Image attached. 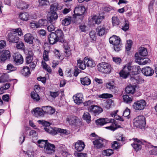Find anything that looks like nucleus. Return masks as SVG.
<instances>
[{"mask_svg": "<svg viewBox=\"0 0 157 157\" xmlns=\"http://www.w3.org/2000/svg\"><path fill=\"white\" fill-rule=\"evenodd\" d=\"M21 36L23 33L21 29L19 28L14 29L8 34V40L10 42L17 43L19 40V37L17 36Z\"/></svg>", "mask_w": 157, "mask_h": 157, "instance_id": "nucleus-1", "label": "nucleus"}, {"mask_svg": "<svg viewBox=\"0 0 157 157\" xmlns=\"http://www.w3.org/2000/svg\"><path fill=\"white\" fill-rule=\"evenodd\" d=\"M44 129L47 132L53 135H55L58 133H60L67 135L68 132L65 129H61L57 128H51V127H44Z\"/></svg>", "mask_w": 157, "mask_h": 157, "instance_id": "nucleus-2", "label": "nucleus"}, {"mask_svg": "<svg viewBox=\"0 0 157 157\" xmlns=\"http://www.w3.org/2000/svg\"><path fill=\"white\" fill-rule=\"evenodd\" d=\"M98 69L99 71L104 73H109L111 71L112 68L111 65L105 62H102L97 65Z\"/></svg>", "mask_w": 157, "mask_h": 157, "instance_id": "nucleus-3", "label": "nucleus"}, {"mask_svg": "<svg viewBox=\"0 0 157 157\" xmlns=\"http://www.w3.org/2000/svg\"><path fill=\"white\" fill-rule=\"evenodd\" d=\"M145 117L143 116H138L133 120V124L135 126L142 128L145 125Z\"/></svg>", "mask_w": 157, "mask_h": 157, "instance_id": "nucleus-4", "label": "nucleus"}, {"mask_svg": "<svg viewBox=\"0 0 157 157\" xmlns=\"http://www.w3.org/2000/svg\"><path fill=\"white\" fill-rule=\"evenodd\" d=\"M146 105V102L145 101L141 99L134 102L132 105V107L136 111H140L144 109Z\"/></svg>", "mask_w": 157, "mask_h": 157, "instance_id": "nucleus-5", "label": "nucleus"}, {"mask_svg": "<svg viewBox=\"0 0 157 157\" xmlns=\"http://www.w3.org/2000/svg\"><path fill=\"white\" fill-rule=\"evenodd\" d=\"M126 65L127 70L129 71L130 74L135 75L139 74L140 72V66L137 65L131 66L130 63Z\"/></svg>", "mask_w": 157, "mask_h": 157, "instance_id": "nucleus-6", "label": "nucleus"}, {"mask_svg": "<svg viewBox=\"0 0 157 157\" xmlns=\"http://www.w3.org/2000/svg\"><path fill=\"white\" fill-rule=\"evenodd\" d=\"M85 9L84 7L82 5H77L75 8L74 12V14L73 15L72 18L75 19L76 17L83 15L85 13Z\"/></svg>", "mask_w": 157, "mask_h": 157, "instance_id": "nucleus-7", "label": "nucleus"}, {"mask_svg": "<svg viewBox=\"0 0 157 157\" xmlns=\"http://www.w3.org/2000/svg\"><path fill=\"white\" fill-rule=\"evenodd\" d=\"M93 143L95 147L97 148H100L106 145L107 141L102 138H99L93 141Z\"/></svg>", "mask_w": 157, "mask_h": 157, "instance_id": "nucleus-8", "label": "nucleus"}, {"mask_svg": "<svg viewBox=\"0 0 157 157\" xmlns=\"http://www.w3.org/2000/svg\"><path fill=\"white\" fill-rule=\"evenodd\" d=\"M135 59L136 62L139 65H144L150 62V60L148 58H142L139 56L138 53L135 54Z\"/></svg>", "mask_w": 157, "mask_h": 157, "instance_id": "nucleus-9", "label": "nucleus"}, {"mask_svg": "<svg viewBox=\"0 0 157 157\" xmlns=\"http://www.w3.org/2000/svg\"><path fill=\"white\" fill-rule=\"evenodd\" d=\"M55 20H40L43 21L44 26H47V29L49 31H52L54 30L55 27L54 25L55 23Z\"/></svg>", "mask_w": 157, "mask_h": 157, "instance_id": "nucleus-10", "label": "nucleus"}, {"mask_svg": "<svg viewBox=\"0 0 157 157\" xmlns=\"http://www.w3.org/2000/svg\"><path fill=\"white\" fill-rule=\"evenodd\" d=\"M56 148L54 144L48 143L44 148V151L48 154H51L54 153Z\"/></svg>", "mask_w": 157, "mask_h": 157, "instance_id": "nucleus-11", "label": "nucleus"}, {"mask_svg": "<svg viewBox=\"0 0 157 157\" xmlns=\"http://www.w3.org/2000/svg\"><path fill=\"white\" fill-rule=\"evenodd\" d=\"M114 121L113 119H109L108 118H100L95 121L96 124L98 125L103 126L109 123H113Z\"/></svg>", "mask_w": 157, "mask_h": 157, "instance_id": "nucleus-12", "label": "nucleus"}, {"mask_svg": "<svg viewBox=\"0 0 157 157\" xmlns=\"http://www.w3.org/2000/svg\"><path fill=\"white\" fill-rule=\"evenodd\" d=\"M133 140L134 142L133 144H131V145L133 147L134 149L136 151L140 150L142 148V142L137 138H133Z\"/></svg>", "mask_w": 157, "mask_h": 157, "instance_id": "nucleus-13", "label": "nucleus"}, {"mask_svg": "<svg viewBox=\"0 0 157 157\" xmlns=\"http://www.w3.org/2000/svg\"><path fill=\"white\" fill-rule=\"evenodd\" d=\"M10 52L8 50H3L0 52V62H3L6 59L10 58Z\"/></svg>", "mask_w": 157, "mask_h": 157, "instance_id": "nucleus-14", "label": "nucleus"}, {"mask_svg": "<svg viewBox=\"0 0 157 157\" xmlns=\"http://www.w3.org/2000/svg\"><path fill=\"white\" fill-rule=\"evenodd\" d=\"M141 71L142 73L146 76H151L154 73V70L149 67H146L143 68Z\"/></svg>", "mask_w": 157, "mask_h": 157, "instance_id": "nucleus-15", "label": "nucleus"}, {"mask_svg": "<svg viewBox=\"0 0 157 157\" xmlns=\"http://www.w3.org/2000/svg\"><path fill=\"white\" fill-rule=\"evenodd\" d=\"M88 111L95 115L98 114L103 111L102 109L97 105H92L89 107Z\"/></svg>", "mask_w": 157, "mask_h": 157, "instance_id": "nucleus-16", "label": "nucleus"}, {"mask_svg": "<svg viewBox=\"0 0 157 157\" xmlns=\"http://www.w3.org/2000/svg\"><path fill=\"white\" fill-rule=\"evenodd\" d=\"M42 110L43 111L44 114H47L49 115H52L55 112V109L49 106H42Z\"/></svg>", "mask_w": 157, "mask_h": 157, "instance_id": "nucleus-17", "label": "nucleus"}, {"mask_svg": "<svg viewBox=\"0 0 157 157\" xmlns=\"http://www.w3.org/2000/svg\"><path fill=\"white\" fill-rule=\"evenodd\" d=\"M73 98L74 102L79 105L83 102V95L81 93H78L73 96Z\"/></svg>", "mask_w": 157, "mask_h": 157, "instance_id": "nucleus-18", "label": "nucleus"}, {"mask_svg": "<svg viewBox=\"0 0 157 157\" xmlns=\"http://www.w3.org/2000/svg\"><path fill=\"white\" fill-rule=\"evenodd\" d=\"M63 6L59 5L57 2H55L51 5L50 6V12H56L57 10H60L63 9Z\"/></svg>", "mask_w": 157, "mask_h": 157, "instance_id": "nucleus-19", "label": "nucleus"}, {"mask_svg": "<svg viewBox=\"0 0 157 157\" xmlns=\"http://www.w3.org/2000/svg\"><path fill=\"white\" fill-rule=\"evenodd\" d=\"M56 35L58 41L61 43H63L64 41V35L63 31L61 29H58L54 32Z\"/></svg>", "mask_w": 157, "mask_h": 157, "instance_id": "nucleus-20", "label": "nucleus"}, {"mask_svg": "<svg viewBox=\"0 0 157 157\" xmlns=\"http://www.w3.org/2000/svg\"><path fill=\"white\" fill-rule=\"evenodd\" d=\"M32 114L36 117L42 116L44 115L43 111L42 110V108L41 109L39 107H36L33 109L32 111Z\"/></svg>", "mask_w": 157, "mask_h": 157, "instance_id": "nucleus-21", "label": "nucleus"}, {"mask_svg": "<svg viewBox=\"0 0 157 157\" xmlns=\"http://www.w3.org/2000/svg\"><path fill=\"white\" fill-rule=\"evenodd\" d=\"M75 148L76 150L78 151H82L85 147V144L81 140H78L75 143Z\"/></svg>", "mask_w": 157, "mask_h": 157, "instance_id": "nucleus-22", "label": "nucleus"}, {"mask_svg": "<svg viewBox=\"0 0 157 157\" xmlns=\"http://www.w3.org/2000/svg\"><path fill=\"white\" fill-rule=\"evenodd\" d=\"M14 61L17 65L21 64L23 62L22 56L19 54H15L13 56Z\"/></svg>", "mask_w": 157, "mask_h": 157, "instance_id": "nucleus-23", "label": "nucleus"}, {"mask_svg": "<svg viewBox=\"0 0 157 157\" xmlns=\"http://www.w3.org/2000/svg\"><path fill=\"white\" fill-rule=\"evenodd\" d=\"M109 41L110 44L113 45L121 44V39L120 37L114 35L109 38Z\"/></svg>", "mask_w": 157, "mask_h": 157, "instance_id": "nucleus-24", "label": "nucleus"}, {"mask_svg": "<svg viewBox=\"0 0 157 157\" xmlns=\"http://www.w3.org/2000/svg\"><path fill=\"white\" fill-rule=\"evenodd\" d=\"M84 61L87 67H94L96 64L94 60L90 58L85 57L84 58Z\"/></svg>", "mask_w": 157, "mask_h": 157, "instance_id": "nucleus-25", "label": "nucleus"}, {"mask_svg": "<svg viewBox=\"0 0 157 157\" xmlns=\"http://www.w3.org/2000/svg\"><path fill=\"white\" fill-rule=\"evenodd\" d=\"M29 4L27 2L22 1H20L17 5V8L22 10H26L29 8Z\"/></svg>", "mask_w": 157, "mask_h": 157, "instance_id": "nucleus-26", "label": "nucleus"}, {"mask_svg": "<svg viewBox=\"0 0 157 157\" xmlns=\"http://www.w3.org/2000/svg\"><path fill=\"white\" fill-rule=\"evenodd\" d=\"M56 34L54 32H52L49 34V37L48 38L49 43L52 44H53L58 41L57 38Z\"/></svg>", "mask_w": 157, "mask_h": 157, "instance_id": "nucleus-27", "label": "nucleus"}, {"mask_svg": "<svg viewBox=\"0 0 157 157\" xmlns=\"http://www.w3.org/2000/svg\"><path fill=\"white\" fill-rule=\"evenodd\" d=\"M127 66L126 65L123 68V69L120 72L119 74L120 76L124 78H126L130 74L129 71H127Z\"/></svg>", "mask_w": 157, "mask_h": 157, "instance_id": "nucleus-28", "label": "nucleus"}, {"mask_svg": "<svg viewBox=\"0 0 157 157\" xmlns=\"http://www.w3.org/2000/svg\"><path fill=\"white\" fill-rule=\"evenodd\" d=\"M19 17L21 20H28V18L34 19L29 17L28 13L26 12L20 13L19 14Z\"/></svg>", "mask_w": 157, "mask_h": 157, "instance_id": "nucleus-29", "label": "nucleus"}, {"mask_svg": "<svg viewBox=\"0 0 157 157\" xmlns=\"http://www.w3.org/2000/svg\"><path fill=\"white\" fill-rule=\"evenodd\" d=\"M108 32V29L104 27H98L97 29V32L98 35L102 36L106 33Z\"/></svg>", "mask_w": 157, "mask_h": 157, "instance_id": "nucleus-30", "label": "nucleus"}, {"mask_svg": "<svg viewBox=\"0 0 157 157\" xmlns=\"http://www.w3.org/2000/svg\"><path fill=\"white\" fill-rule=\"evenodd\" d=\"M33 37L30 33L26 34L24 36L25 41L29 44H33Z\"/></svg>", "mask_w": 157, "mask_h": 157, "instance_id": "nucleus-31", "label": "nucleus"}, {"mask_svg": "<svg viewBox=\"0 0 157 157\" xmlns=\"http://www.w3.org/2000/svg\"><path fill=\"white\" fill-rule=\"evenodd\" d=\"M43 25V21H41L40 20H39L38 22L33 21L30 23V26L32 28H38Z\"/></svg>", "mask_w": 157, "mask_h": 157, "instance_id": "nucleus-32", "label": "nucleus"}, {"mask_svg": "<svg viewBox=\"0 0 157 157\" xmlns=\"http://www.w3.org/2000/svg\"><path fill=\"white\" fill-rule=\"evenodd\" d=\"M80 81L81 84L84 86H88L91 83V80L87 77L81 78Z\"/></svg>", "mask_w": 157, "mask_h": 157, "instance_id": "nucleus-33", "label": "nucleus"}, {"mask_svg": "<svg viewBox=\"0 0 157 157\" xmlns=\"http://www.w3.org/2000/svg\"><path fill=\"white\" fill-rule=\"evenodd\" d=\"M139 55L142 56H146L148 55V53L146 48L141 47L139 48Z\"/></svg>", "mask_w": 157, "mask_h": 157, "instance_id": "nucleus-34", "label": "nucleus"}, {"mask_svg": "<svg viewBox=\"0 0 157 157\" xmlns=\"http://www.w3.org/2000/svg\"><path fill=\"white\" fill-rule=\"evenodd\" d=\"M110 123L112 124L111 125L109 126L105 127V128H106L111 130L114 131L117 128L121 127L120 125H117L116 124V121L115 120L114 122Z\"/></svg>", "mask_w": 157, "mask_h": 157, "instance_id": "nucleus-35", "label": "nucleus"}, {"mask_svg": "<svg viewBox=\"0 0 157 157\" xmlns=\"http://www.w3.org/2000/svg\"><path fill=\"white\" fill-rule=\"evenodd\" d=\"M135 90V88L134 86L130 85L126 87L125 91L128 94H133L134 93Z\"/></svg>", "mask_w": 157, "mask_h": 157, "instance_id": "nucleus-36", "label": "nucleus"}, {"mask_svg": "<svg viewBox=\"0 0 157 157\" xmlns=\"http://www.w3.org/2000/svg\"><path fill=\"white\" fill-rule=\"evenodd\" d=\"M77 66L78 68L82 70L85 69L86 67V64L80 59L77 60Z\"/></svg>", "mask_w": 157, "mask_h": 157, "instance_id": "nucleus-37", "label": "nucleus"}, {"mask_svg": "<svg viewBox=\"0 0 157 157\" xmlns=\"http://www.w3.org/2000/svg\"><path fill=\"white\" fill-rule=\"evenodd\" d=\"M131 80L133 82L136 81V82L138 83H142L144 82V80L142 78L140 77L137 76H134L131 77Z\"/></svg>", "mask_w": 157, "mask_h": 157, "instance_id": "nucleus-38", "label": "nucleus"}, {"mask_svg": "<svg viewBox=\"0 0 157 157\" xmlns=\"http://www.w3.org/2000/svg\"><path fill=\"white\" fill-rule=\"evenodd\" d=\"M58 17L57 13L56 12H50L48 15V18L49 20H56Z\"/></svg>", "mask_w": 157, "mask_h": 157, "instance_id": "nucleus-39", "label": "nucleus"}, {"mask_svg": "<svg viewBox=\"0 0 157 157\" xmlns=\"http://www.w3.org/2000/svg\"><path fill=\"white\" fill-rule=\"evenodd\" d=\"M31 98L36 101H38L40 99V98L38 93L34 92H32L31 93Z\"/></svg>", "mask_w": 157, "mask_h": 157, "instance_id": "nucleus-40", "label": "nucleus"}, {"mask_svg": "<svg viewBox=\"0 0 157 157\" xmlns=\"http://www.w3.org/2000/svg\"><path fill=\"white\" fill-rule=\"evenodd\" d=\"M83 118L88 123H89L91 121V116L89 113L87 112H85L83 115Z\"/></svg>", "mask_w": 157, "mask_h": 157, "instance_id": "nucleus-41", "label": "nucleus"}, {"mask_svg": "<svg viewBox=\"0 0 157 157\" xmlns=\"http://www.w3.org/2000/svg\"><path fill=\"white\" fill-rule=\"evenodd\" d=\"M22 74L24 76H26L30 74V72L29 67H24L21 71Z\"/></svg>", "mask_w": 157, "mask_h": 157, "instance_id": "nucleus-42", "label": "nucleus"}, {"mask_svg": "<svg viewBox=\"0 0 157 157\" xmlns=\"http://www.w3.org/2000/svg\"><path fill=\"white\" fill-rule=\"evenodd\" d=\"M48 143L47 140H39L37 141V145L40 147H44Z\"/></svg>", "mask_w": 157, "mask_h": 157, "instance_id": "nucleus-43", "label": "nucleus"}, {"mask_svg": "<svg viewBox=\"0 0 157 157\" xmlns=\"http://www.w3.org/2000/svg\"><path fill=\"white\" fill-rule=\"evenodd\" d=\"M124 144V143H120L117 141H115L112 145V147L114 149H119Z\"/></svg>", "mask_w": 157, "mask_h": 157, "instance_id": "nucleus-44", "label": "nucleus"}, {"mask_svg": "<svg viewBox=\"0 0 157 157\" xmlns=\"http://www.w3.org/2000/svg\"><path fill=\"white\" fill-rule=\"evenodd\" d=\"M67 121H68L70 123H71L72 124L75 125H76L77 124L79 121L78 118L76 117H72L70 120L69 119H67Z\"/></svg>", "mask_w": 157, "mask_h": 157, "instance_id": "nucleus-45", "label": "nucleus"}, {"mask_svg": "<svg viewBox=\"0 0 157 157\" xmlns=\"http://www.w3.org/2000/svg\"><path fill=\"white\" fill-rule=\"evenodd\" d=\"M105 18L103 15H100L98 17L96 15H92L90 18V20H102Z\"/></svg>", "mask_w": 157, "mask_h": 157, "instance_id": "nucleus-46", "label": "nucleus"}, {"mask_svg": "<svg viewBox=\"0 0 157 157\" xmlns=\"http://www.w3.org/2000/svg\"><path fill=\"white\" fill-rule=\"evenodd\" d=\"M129 28V23L128 20H124V25L122 26V29L124 31H127Z\"/></svg>", "mask_w": 157, "mask_h": 157, "instance_id": "nucleus-47", "label": "nucleus"}, {"mask_svg": "<svg viewBox=\"0 0 157 157\" xmlns=\"http://www.w3.org/2000/svg\"><path fill=\"white\" fill-rule=\"evenodd\" d=\"M42 65L43 67V68L48 72H52V69L51 67L47 64L44 61L42 62Z\"/></svg>", "mask_w": 157, "mask_h": 157, "instance_id": "nucleus-48", "label": "nucleus"}, {"mask_svg": "<svg viewBox=\"0 0 157 157\" xmlns=\"http://www.w3.org/2000/svg\"><path fill=\"white\" fill-rule=\"evenodd\" d=\"M113 153V151L110 149L105 150L102 152V154L104 155L109 156Z\"/></svg>", "mask_w": 157, "mask_h": 157, "instance_id": "nucleus-49", "label": "nucleus"}, {"mask_svg": "<svg viewBox=\"0 0 157 157\" xmlns=\"http://www.w3.org/2000/svg\"><path fill=\"white\" fill-rule=\"evenodd\" d=\"M123 98L124 101L127 103H131L132 101V98L128 95H123Z\"/></svg>", "mask_w": 157, "mask_h": 157, "instance_id": "nucleus-50", "label": "nucleus"}, {"mask_svg": "<svg viewBox=\"0 0 157 157\" xmlns=\"http://www.w3.org/2000/svg\"><path fill=\"white\" fill-rule=\"evenodd\" d=\"M113 95L109 94L104 93L99 95V97L102 98H112Z\"/></svg>", "mask_w": 157, "mask_h": 157, "instance_id": "nucleus-51", "label": "nucleus"}, {"mask_svg": "<svg viewBox=\"0 0 157 157\" xmlns=\"http://www.w3.org/2000/svg\"><path fill=\"white\" fill-rule=\"evenodd\" d=\"M132 44V41L131 40H128L127 41V43L125 45L126 50L127 51H129L131 48Z\"/></svg>", "mask_w": 157, "mask_h": 157, "instance_id": "nucleus-52", "label": "nucleus"}, {"mask_svg": "<svg viewBox=\"0 0 157 157\" xmlns=\"http://www.w3.org/2000/svg\"><path fill=\"white\" fill-rule=\"evenodd\" d=\"M155 2V1L153 0L150 2L148 6L149 12L150 13H152L153 12L154 10L153 8V6Z\"/></svg>", "mask_w": 157, "mask_h": 157, "instance_id": "nucleus-53", "label": "nucleus"}, {"mask_svg": "<svg viewBox=\"0 0 157 157\" xmlns=\"http://www.w3.org/2000/svg\"><path fill=\"white\" fill-rule=\"evenodd\" d=\"M39 5L40 6L47 5L49 3L48 0H38Z\"/></svg>", "mask_w": 157, "mask_h": 157, "instance_id": "nucleus-54", "label": "nucleus"}, {"mask_svg": "<svg viewBox=\"0 0 157 157\" xmlns=\"http://www.w3.org/2000/svg\"><path fill=\"white\" fill-rule=\"evenodd\" d=\"M106 87L107 88L109 89L112 91H113L115 88V86L113 83L111 82H108L106 83Z\"/></svg>", "mask_w": 157, "mask_h": 157, "instance_id": "nucleus-55", "label": "nucleus"}, {"mask_svg": "<svg viewBox=\"0 0 157 157\" xmlns=\"http://www.w3.org/2000/svg\"><path fill=\"white\" fill-rule=\"evenodd\" d=\"M38 122L39 124H41L42 125L44 126H45V127H50V123L48 122L45 121L44 120H39L38 121Z\"/></svg>", "mask_w": 157, "mask_h": 157, "instance_id": "nucleus-56", "label": "nucleus"}, {"mask_svg": "<svg viewBox=\"0 0 157 157\" xmlns=\"http://www.w3.org/2000/svg\"><path fill=\"white\" fill-rule=\"evenodd\" d=\"M8 77L6 75L4 74L0 77V83L4 82L7 81Z\"/></svg>", "mask_w": 157, "mask_h": 157, "instance_id": "nucleus-57", "label": "nucleus"}, {"mask_svg": "<svg viewBox=\"0 0 157 157\" xmlns=\"http://www.w3.org/2000/svg\"><path fill=\"white\" fill-rule=\"evenodd\" d=\"M16 47L18 49H22L24 48V44L21 41L17 43Z\"/></svg>", "mask_w": 157, "mask_h": 157, "instance_id": "nucleus-58", "label": "nucleus"}, {"mask_svg": "<svg viewBox=\"0 0 157 157\" xmlns=\"http://www.w3.org/2000/svg\"><path fill=\"white\" fill-rule=\"evenodd\" d=\"M130 114V110L127 108L124 111L123 113V116L124 117H128V118H129V116Z\"/></svg>", "mask_w": 157, "mask_h": 157, "instance_id": "nucleus-59", "label": "nucleus"}, {"mask_svg": "<svg viewBox=\"0 0 157 157\" xmlns=\"http://www.w3.org/2000/svg\"><path fill=\"white\" fill-rule=\"evenodd\" d=\"M90 35L91 38L93 40H95L96 39V34L95 32L94 31H91L90 33Z\"/></svg>", "mask_w": 157, "mask_h": 157, "instance_id": "nucleus-60", "label": "nucleus"}, {"mask_svg": "<svg viewBox=\"0 0 157 157\" xmlns=\"http://www.w3.org/2000/svg\"><path fill=\"white\" fill-rule=\"evenodd\" d=\"M16 69V67L11 64H8L7 66V69L10 71H15Z\"/></svg>", "mask_w": 157, "mask_h": 157, "instance_id": "nucleus-61", "label": "nucleus"}, {"mask_svg": "<svg viewBox=\"0 0 157 157\" xmlns=\"http://www.w3.org/2000/svg\"><path fill=\"white\" fill-rule=\"evenodd\" d=\"M113 60L116 63L118 64H119L121 61V60L120 58L113 57Z\"/></svg>", "mask_w": 157, "mask_h": 157, "instance_id": "nucleus-62", "label": "nucleus"}, {"mask_svg": "<svg viewBox=\"0 0 157 157\" xmlns=\"http://www.w3.org/2000/svg\"><path fill=\"white\" fill-rule=\"evenodd\" d=\"M48 54V51L44 50L43 57L45 61H48L49 60Z\"/></svg>", "mask_w": 157, "mask_h": 157, "instance_id": "nucleus-63", "label": "nucleus"}, {"mask_svg": "<svg viewBox=\"0 0 157 157\" xmlns=\"http://www.w3.org/2000/svg\"><path fill=\"white\" fill-rule=\"evenodd\" d=\"M150 153L154 155H157V146H154L150 151Z\"/></svg>", "mask_w": 157, "mask_h": 157, "instance_id": "nucleus-64", "label": "nucleus"}]
</instances>
